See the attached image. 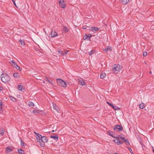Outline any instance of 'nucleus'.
<instances>
[{
  "mask_svg": "<svg viewBox=\"0 0 154 154\" xmlns=\"http://www.w3.org/2000/svg\"><path fill=\"white\" fill-rule=\"evenodd\" d=\"M36 136V139L37 141L40 143V145L43 147L45 145V143H47L48 141L46 137L42 136L36 132H34Z\"/></svg>",
  "mask_w": 154,
  "mask_h": 154,
  "instance_id": "1",
  "label": "nucleus"
},
{
  "mask_svg": "<svg viewBox=\"0 0 154 154\" xmlns=\"http://www.w3.org/2000/svg\"><path fill=\"white\" fill-rule=\"evenodd\" d=\"M0 77L2 81L4 83L8 82L10 79L9 75L6 74L2 73Z\"/></svg>",
  "mask_w": 154,
  "mask_h": 154,
  "instance_id": "2",
  "label": "nucleus"
},
{
  "mask_svg": "<svg viewBox=\"0 0 154 154\" xmlns=\"http://www.w3.org/2000/svg\"><path fill=\"white\" fill-rule=\"evenodd\" d=\"M57 83L59 86L64 88H66V84L65 82L63 80L60 79H57Z\"/></svg>",
  "mask_w": 154,
  "mask_h": 154,
  "instance_id": "3",
  "label": "nucleus"
},
{
  "mask_svg": "<svg viewBox=\"0 0 154 154\" xmlns=\"http://www.w3.org/2000/svg\"><path fill=\"white\" fill-rule=\"evenodd\" d=\"M122 69V67L119 64L115 65L112 68V70L114 72H116L120 71Z\"/></svg>",
  "mask_w": 154,
  "mask_h": 154,
  "instance_id": "4",
  "label": "nucleus"
},
{
  "mask_svg": "<svg viewBox=\"0 0 154 154\" xmlns=\"http://www.w3.org/2000/svg\"><path fill=\"white\" fill-rule=\"evenodd\" d=\"M123 129V127L121 125H116L115 126L113 130L116 131L121 132L122 131Z\"/></svg>",
  "mask_w": 154,
  "mask_h": 154,
  "instance_id": "5",
  "label": "nucleus"
},
{
  "mask_svg": "<svg viewBox=\"0 0 154 154\" xmlns=\"http://www.w3.org/2000/svg\"><path fill=\"white\" fill-rule=\"evenodd\" d=\"M59 5L62 8H64L66 7L65 4L64 3L63 0H60L59 2Z\"/></svg>",
  "mask_w": 154,
  "mask_h": 154,
  "instance_id": "6",
  "label": "nucleus"
},
{
  "mask_svg": "<svg viewBox=\"0 0 154 154\" xmlns=\"http://www.w3.org/2000/svg\"><path fill=\"white\" fill-rule=\"evenodd\" d=\"M137 139L138 140L139 142V143L140 144L142 145V146L143 149H145V146L142 143L141 139L140 137L138 136V137H137Z\"/></svg>",
  "mask_w": 154,
  "mask_h": 154,
  "instance_id": "7",
  "label": "nucleus"
},
{
  "mask_svg": "<svg viewBox=\"0 0 154 154\" xmlns=\"http://www.w3.org/2000/svg\"><path fill=\"white\" fill-rule=\"evenodd\" d=\"M99 30V28L96 27H92L90 28L89 30L93 32L98 31Z\"/></svg>",
  "mask_w": 154,
  "mask_h": 154,
  "instance_id": "8",
  "label": "nucleus"
},
{
  "mask_svg": "<svg viewBox=\"0 0 154 154\" xmlns=\"http://www.w3.org/2000/svg\"><path fill=\"white\" fill-rule=\"evenodd\" d=\"M18 89L20 91H23V90H24L25 89L23 86L21 85H18Z\"/></svg>",
  "mask_w": 154,
  "mask_h": 154,
  "instance_id": "9",
  "label": "nucleus"
},
{
  "mask_svg": "<svg viewBox=\"0 0 154 154\" xmlns=\"http://www.w3.org/2000/svg\"><path fill=\"white\" fill-rule=\"evenodd\" d=\"M103 50L105 52H107L108 51H111L112 49L110 46H107L106 48L103 49Z\"/></svg>",
  "mask_w": 154,
  "mask_h": 154,
  "instance_id": "10",
  "label": "nucleus"
},
{
  "mask_svg": "<svg viewBox=\"0 0 154 154\" xmlns=\"http://www.w3.org/2000/svg\"><path fill=\"white\" fill-rule=\"evenodd\" d=\"M53 106L54 109L56 110L57 112H60V109H59L58 107L56 106V104L53 103Z\"/></svg>",
  "mask_w": 154,
  "mask_h": 154,
  "instance_id": "11",
  "label": "nucleus"
},
{
  "mask_svg": "<svg viewBox=\"0 0 154 154\" xmlns=\"http://www.w3.org/2000/svg\"><path fill=\"white\" fill-rule=\"evenodd\" d=\"M114 142L116 143L118 145H120L122 144L123 143L120 140L118 139H116L114 140Z\"/></svg>",
  "mask_w": 154,
  "mask_h": 154,
  "instance_id": "12",
  "label": "nucleus"
},
{
  "mask_svg": "<svg viewBox=\"0 0 154 154\" xmlns=\"http://www.w3.org/2000/svg\"><path fill=\"white\" fill-rule=\"evenodd\" d=\"M10 63L14 67L15 66H17V64L16 63L14 60H11L10 61Z\"/></svg>",
  "mask_w": 154,
  "mask_h": 154,
  "instance_id": "13",
  "label": "nucleus"
},
{
  "mask_svg": "<svg viewBox=\"0 0 154 154\" xmlns=\"http://www.w3.org/2000/svg\"><path fill=\"white\" fill-rule=\"evenodd\" d=\"M50 137L51 138L54 139L56 141H57L58 140V136L57 135L51 136Z\"/></svg>",
  "mask_w": 154,
  "mask_h": 154,
  "instance_id": "14",
  "label": "nucleus"
},
{
  "mask_svg": "<svg viewBox=\"0 0 154 154\" xmlns=\"http://www.w3.org/2000/svg\"><path fill=\"white\" fill-rule=\"evenodd\" d=\"M121 2L124 5H126L130 0H120Z\"/></svg>",
  "mask_w": 154,
  "mask_h": 154,
  "instance_id": "15",
  "label": "nucleus"
},
{
  "mask_svg": "<svg viewBox=\"0 0 154 154\" xmlns=\"http://www.w3.org/2000/svg\"><path fill=\"white\" fill-rule=\"evenodd\" d=\"M62 31L65 32H67L68 31V28L66 26H64L62 29Z\"/></svg>",
  "mask_w": 154,
  "mask_h": 154,
  "instance_id": "16",
  "label": "nucleus"
},
{
  "mask_svg": "<svg viewBox=\"0 0 154 154\" xmlns=\"http://www.w3.org/2000/svg\"><path fill=\"white\" fill-rule=\"evenodd\" d=\"M57 33L55 32H52L51 33V37H54L57 35Z\"/></svg>",
  "mask_w": 154,
  "mask_h": 154,
  "instance_id": "17",
  "label": "nucleus"
},
{
  "mask_svg": "<svg viewBox=\"0 0 154 154\" xmlns=\"http://www.w3.org/2000/svg\"><path fill=\"white\" fill-rule=\"evenodd\" d=\"M3 103L1 102L0 103V112L2 113L3 112V109L2 108Z\"/></svg>",
  "mask_w": 154,
  "mask_h": 154,
  "instance_id": "18",
  "label": "nucleus"
},
{
  "mask_svg": "<svg viewBox=\"0 0 154 154\" xmlns=\"http://www.w3.org/2000/svg\"><path fill=\"white\" fill-rule=\"evenodd\" d=\"M17 151L19 154H24V152L23 150L21 149H18Z\"/></svg>",
  "mask_w": 154,
  "mask_h": 154,
  "instance_id": "19",
  "label": "nucleus"
},
{
  "mask_svg": "<svg viewBox=\"0 0 154 154\" xmlns=\"http://www.w3.org/2000/svg\"><path fill=\"white\" fill-rule=\"evenodd\" d=\"M12 148L8 146L7 148L6 151L7 152H10L12 150Z\"/></svg>",
  "mask_w": 154,
  "mask_h": 154,
  "instance_id": "20",
  "label": "nucleus"
},
{
  "mask_svg": "<svg viewBox=\"0 0 154 154\" xmlns=\"http://www.w3.org/2000/svg\"><path fill=\"white\" fill-rule=\"evenodd\" d=\"M13 75V76L16 78H18L20 77L19 74L17 73H14Z\"/></svg>",
  "mask_w": 154,
  "mask_h": 154,
  "instance_id": "21",
  "label": "nucleus"
},
{
  "mask_svg": "<svg viewBox=\"0 0 154 154\" xmlns=\"http://www.w3.org/2000/svg\"><path fill=\"white\" fill-rule=\"evenodd\" d=\"M139 108L141 109H143L144 108L145 106L143 103H142L139 105Z\"/></svg>",
  "mask_w": 154,
  "mask_h": 154,
  "instance_id": "22",
  "label": "nucleus"
},
{
  "mask_svg": "<svg viewBox=\"0 0 154 154\" xmlns=\"http://www.w3.org/2000/svg\"><path fill=\"white\" fill-rule=\"evenodd\" d=\"M19 42L22 45L24 46L25 45V43L23 40H19Z\"/></svg>",
  "mask_w": 154,
  "mask_h": 154,
  "instance_id": "23",
  "label": "nucleus"
},
{
  "mask_svg": "<svg viewBox=\"0 0 154 154\" xmlns=\"http://www.w3.org/2000/svg\"><path fill=\"white\" fill-rule=\"evenodd\" d=\"M106 76V74L103 73H102L100 75V78L101 79H103L105 78V77Z\"/></svg>",
  "mask_w": 154,
  "mask_h": 154,
  "instance_id": "24",
  "label": "nucleus"
},
{
  "mask_svg": "<svg viewBox=\"0 0 154 154\" xmlns=\"http://www.w3.org/2000/svg\"><path fill=\"white\" fill-rule=\"evenodd\" d=\"M79 84L82 85H85V82L83 80H81L79 82Z\"/></svg>",
  "mask_w": 154,
  "mask_h": 154,
  "instance_id": "25",
  "label": "nucleus"
},
{
  "mask_svg": "<svg viewBox=\"0 0 154 154\" xmlns=\"http://www.w3.org/2000/svg\"><path fill=\"white\" fill-rule=\"evenodd\" d=\"M10 99L12 101H13V102H15L16 101V99L14 97H13L12 96H10Z\"/></svg>",
  "mask_w": 154,
  "mask_h": 154,
  "instance_id": "26",
  "label": "nucleus"
},
{
  "mask_svg": "<svg viewBox=\"0 0 154 154\" xmlns=\"http://www.w3.org/2000/svg\"><path fill=\"white\" fill-rule=\"evenodd\" d=\"M28 105L31 107H33L34 105V104L32 102H29L28 103Z\"/></svg>",
  "mask_w": 154,
  "mask_h": 154,
  "instance_id": "27",
  "label": "nucleus"
},
{
  "mask_svg": "<svg viewBox=\"0 0 154 154\" xmlns=\"http://www.w3.org/2000/svg\"><path fill=\"white\" fill-rule=\"evenodd\" d=\"M94 50H91V51L89 52V54L90 56H91L92 54L95 53Z\"/></svg>",
  "mask_w": 154,
  "mask_h": 154,
  "instance_id": "28",
  "label": "nucleus"
},
{
  "mask_svg": "<svg viewBox=\"0 0 154 154\" xmlns=\"http://www.w3.org/2000/svg\"><path fill=\"white\" fill-rule=\"evenodd\" d=\"M5 132L4 130L3 129H0V134H3Z\"/></svg>",
  "mask_w": 154,
  "mask_h": 154,
  "instance_id": "29",
  "label": "nucleus"
},
{
  "mask_svg": "<svg viewBox=\"0 0 154 154\" xmlns=\"http://www.w3.org/2000/svg\"><path fill=\"white\" fill-rule=\"evenodd\" d=\"M124 141L125 142L126 144L127 145H129L130 144L128 140L127 139L124 140Z\"/></svg>",
  "mask_w": 154,
  "mask_h": 154,
  "instance_id": "30",
  "label": "nucleus"
},
{
  "mask_svg": "<svg viewBox=\"0 0 154 154\" xmlns=\"http://www.w3.org/2000/svg\"><path fill=\"white\" fill-rule=\"evenodd\" d=\"M112 107L115 110H116L119 109V108L118 107H117L116 106L113 105V106H112Z\"/></svg>",
  "mask_w": 154,
  "mask_h": 154,
  "instance_id": "31",
  "label": "nucleus"
},
{
  "mask_svg": "<svg viewBox=\"0 0 154 154\" xmlns=\"http://www.w3.org/2000/svg\"><path fill=\"white\" fill-rule=\"evenodd\" d=\"M14 67H15L17 70H19V71H20L21 70L20 67L18 66L17 65V66H15Z\"/></svg>",
  "mask_w": 154,
  "mask_h": 154,
  "instance_id": "32",
  "label": "nucleus"
},
{
  "mask_svg": "<svg viewBox=\"0 0 154 154\" xmlns=\"http://www.w3.org/2000/svg\"><path fill=\"white\" fill-rule=\"evenodd\" d=\"M20 145L21 146H23L24 145V142L23 141L21 138H20Z\"/></svg>",
  "mask_w": 154,
  "mask_h": 154,
  "instance_id": "33",
  "label": "nucleus"
},
{
  "mask_svg": "<svg viewBox=\"0 0 154 154\" xmlns=\"http://www.w3.org/2000/svg\"><path fill=\"white\" fill-rule=\"evenodd\" d=\"M85 40L86 39H88V38H90V37H91L92 36V35H90V36H88L86 35H85Z\"/></svg>",
  "mask_w": 154,
  "mask_h": 154,
  "instance_id": "34",
  "label": "nucleus"
},
{
  "mask_svg": "<svg viewBox=\"0 0 154 154\" xmlns=\"http://www.w3.org/2000/svg\"><path fill=\"white\" fill-rule=\"evenodd\" d=\"M58 52L59 53H60V54H61L62 55H64V54L63 53L62 51H58Z\"/></svg>",
  "mask_w": 154,
  "mask_h": 154,
  "instance_id": "35",
  "label": "nucleus"
},
{
  "mask_svg": "<svg viewBox=\"0 0 154 154\" xmlns=\"http://www.w3.org/2000/svg\"><path fill=\"white\" fill-rule=\"evenodd\" d=\"M147 54V53L146 51H145L143 52V56H146Z\"/></svg>",
  "mask_w": 154,
  "mask_h": 154,
  "instance_id": "36",
  "label": "nucleus"
},
{
  "mask_svg": "<svg viewBox=\"0 0 154 154\" xmlns=\"http://www.w3.org/2000/svg\"><path fill=\"white\" fill-rule=\"evenodd\" d=\"M128 149L131 153L132 154H133L132 149L130 148H129Z\"/></svg>",
  "mask_w": 154,
  "mask_h": 154,
  "instance_id": "37",
  "label": "nucleus"
},
{
  "mask_svg": "<svg viewBox=\"0 0 154 154\" xmlns=\"http://www.w3.org/2000/svg\"><path fill=\"white\" fill-rule=\"evenodd\" d=\"M47 81L50 84H51L52 83V82H51L47 78H46Z\"/></svg>",
  "mask_w": 154,
  "mask_h": 154,
  "instance_id": "38",
  "label": "nucleus"
},
{
  "mask_svg": "<svg viewBox=\"0 0 154 154\" xmlns=\"http://www.w3.org/2000/svg\"><path fill=\"white\" fill-rule=\"evenodd\" d=\"M12 2H13V3L14 4V5L15 6H16V3H15V1H14V0H12Z\"/></svg>",
  "mask_w": 154,
  "mask_h": 154,
  "instance_id": "39",
  "label": "nucleus"
},
{
  "mask_svg": "<svg viewBox=\"0 0 154 154\" xmlns=\"http://www.w3.org/2000/svg\"><path fill=\"white\" fill-rule=\"evenodd\" d=\"M120 138L124 140H124H125L124 138L122 137H120Z\"/></svg>",
  "mask_w": 154,
  "mask_h": 154,
  "instance_id": "40",
  "label": "nucleus"
},
{
  "mask_svg": "<svg viewBox=\"0 0 154 154\" xmlns=\"http://www.w3.org/2000/svg\"><path fill=\"white\" fill-rule=\"evenodd\" d=\"M36 111H36L35 110H32V112L34 113H35L36 112Z\"/></svg>",
  "mask_w": 154,
  "mask_h": 154,
  "instance_id": "41",
  "label": "nucleus"
},
{
  "mask_svg": "<svg viewBox=\"0 0 154 154\" xmlns=\"http://www.w3.org/2000/svg\"><path fill=\"white\" fill-rule=\"evenodd\" d=\"M69 51H65V54H66Z\"/></svg>",
  "mask_w": 154,
  "mask_h": 154,
  "instance_id": "42",
  "label": "nucleus"
},
{
  "mask_svg": "<svg viewBox=\"0 0 154 154\" xmlns=\"http://www.w3.org/2000/svg\"><path fill=\"white\" fill-rule=\"evenodd\" d=\"M109 105L111 106H112H112H113V105L112 104H111V103H110L109 104Z\"/></svg>",
  "mask_w": 154,
  "mask_h": 154,
  "instance_id": "43",
  "label": "nucleus"
},
{
  "mask_svg": "<svg viewBox=\"0 0 154 154\" xmlns=\"http://www.w3.org/2000/svg\"><path fill=\"white\" fill-rule=\"evenodd\" d=\"M108 133H109V135L111 136H112L111 134V133L109 132V131L108 132Z\"/></svg>",
  "mask_w": 154,
  "mask_h": 154,
  "instance_id": "44",
  "label": "nucleus"
},
{
  "mask_svg": "<svg viewBox=\"0 0 154 154\" xmlns=\"http://www.w3.org/2000/svg\"><path fill=\"white\" fill-rule=\"evenodd\" d=\"M83 29H86V28L85 27V26H83Z\"/></svg>",
  "mask_w": 154,
  "mask_h": 154,
  "instance_id": "45",
  "label": "nucleus"
},
{
  "mask_svg": "<svg viewBox=\"0 0 154 154\" xmlns=\"http://www.w3.org/2000/svg\"><path fill=\"white\" fill-rule=\"evenodd\" d=\"M106 103H107V104H108L109 105V104L110 103H109V102H107V101L106 102Z\"/></svg>",
  "mask_w": 154,
  "mask_h": 154,
  "instance_id": "46",
  "label": "nucleus"
},
{
  "mask_svg": "<svg viewBox=\"0 0 154 154\" xmlns=\"http://www.w3.org/2000/svg\"><path fill=\"white\" fill-rule=\"evenodd\" d=\"M2 87H0V90H2Z\"/></svg>",
  "mask_w": 154,
  "mask_h": 154,
  "instance_id": "47",
  "label": "nucleus"
},
{
  "mask_svg": "<svg viewBox=\"0 0 154 154\" xmlns=\"http://www.w3.org/2000/svg\"><path fill=\"white\" fill-rule=\"evenodd\" d=\"M114 154H119V153H118L116 152V153H114Z\"/></svg>",
  "mask_w": 154,
  "mask_h": 154,
  "instance_id": "48",
  "label": "nucleus"
},
{
  "mask_svg": "<svg viewBox=\"0 0 154 154\" xmlns=\"http://www.w3.org/2000/svg\"><path fill=\"white\" fill-rule=\"evenodd\" d=\"M149 73L150 74L151 73H152V72L151 71H150V72H149Z\"/></svg>",
  "mask_w": 154,
  "mask_h": 154,
  "instance_id": "49",
  "label": "nucleus"
},
{
  "mask_svg": "<svg viewBox=\"0 0 154 154\" xmlns=\"http://www.w3.org/2000/svg\"><path fill=\"white\" fill-rule=\"evenodd\" d=\"M54 130H53V131H52V132H54Z\"/></svg>",
  "mask_w": 154,
  "mask_h": 154,
  "instance_id": "50",
  "label": "nucleus"
},
{
  "mask_svg": "<svg viewBox=\"0 0 154 154\" xmlns=\"http://www.w3.org/2000/svg\"><path fill=\"white\" fill-rule=\"evenodd\" d=\"M153 152H154V149H153Z\"/></svg>",
  "mask_w": 154,
  "mask_h": 154,
  "instance_id": "51",
  "label": "nucleus"
},
{
  "mask_svg": "<svg viewBox=\"0 0 154 154\" xmlns=\"http://www.w3.org/2000/svg\"><path fill=\"white\" fill-rule=\"evenodd\" d=\"M43 82L44 83H45V81H43Z\"/></svg>",
  "mask_w": 154,
  "mask_h": 154,
  "instance_id": "52",
  "label": "nucleus"
},
{
  "mask_svg": "<svg viewBox=\"0 0 154 154\" xmlns=\"http://www.w3.org/2000/svg\"><path fill=\"white\" fill-rule=\"evenodd\" d=\"M145 63L146 64L145 62Z\"/></svg>",
  "mask_w": 154,
  "mask_h": 154,
  "instance_id": "53",
  "label": "nucleus"
}]
</instances>
